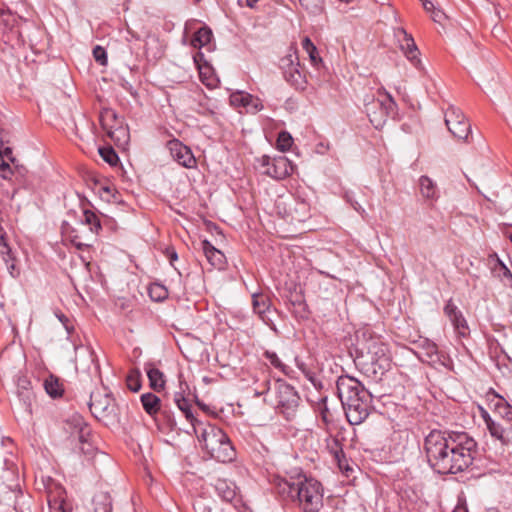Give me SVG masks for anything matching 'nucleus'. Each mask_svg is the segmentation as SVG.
<instances>
[{
	"instance_id": "a18cd8bd",
	"label": "nucleus",
	"mask_w": 512,
	"mask_h": 512,
	"mask_svg": "<svg viewBox=\"0 0 512 512\" xmlns=\"http://www.w3.org/2000/svg\"><path fill=\"white\" fill-rule=\"evenodd\" d=\"M81 452L84 455L92 457L96 452V447L93 445L92 441L86 442L85 444L80 446Z\"/></svg>"
},
{
	"instance_id": "49530a36",
	"label": "nucleus",
	"mask_w": 512,
	"mask_h": 512,
	"mask_svg": "<svg viewBox=\"0 0 512 512\" xmlns=\"http://www.w3.org/2000/svg\"><path fill=\"white\" fill-rule=\"evenodd\" d=\"M321 419L324 422V424L328 427L329 424L332 422V414L329 411V409L324 405V407L320 410Z\"/></svg>"
},
{
	"instance_id": "c756f323",
	"label": "nucleus",
	"mask_w": 512,
	"mask_h": 512,
	"mask_svg": "<svg viewBox=\"0 0 512 512\" xmlns=\"http://www.w3.org/2000/svg\"><path fill=\"white\" fill-rule=\"evenodd\" d=\"M326 447L328 451L333 455L335 461L338 463L339 468H343L342 458H344V452L339 440L335 437L327 438Z\"/></svg>"
},
{
	"instance_id": "4468645a",
	"label": "nucleus",
	"mask_w": 512,
	"mask_h": 512,
	"mask_svg": "<svg viewBox=\"0 0 512 512\" xmlns=\"http://www.w3.org/2000/svg\"><path fill=\"white\" fill-rule=\"evenodd\" d=\"M395 37L399 42L400 49L403 51L407 59L417 67L418 64H420V60L418 58L419 50L413 37L408 34L404 28H397L395 30Z\"/></svg>"
},
{
	"instance_id": "c03bdc74",
	"label": "nucleus",
	"mask_w": 512,
	"mask_h": 512,
	"mask_svg": "<svg viewBox=\"0 0 512 512\" xmlns=\"http://www.w3.org/2000/svg\"><path fill=\"white\" fill-rule=\"evenodd\" d=\"M2 257H3L4 262L7 265V269L9 271L10 275L12 277H16L19 274V272L16 271V267L14 264V258L11 255V251L9 252V255L7 253H5L4 255H2Z\"/></svg>"
},
{
	"instance_id": "7c9ffc66",
	"label": "nucleus",
	"mask_w": 512,
	"mask_h": 512,
	"mask_svg": "<svg viewBox=\"0 0 512 512\" xmlns=\"http://www.w3.org/2000/svg\"><path fill=\"white\" fill-rule=\"evenodd\" d=\"M212 38V31L208 27H201L198 31L195 32L191 45L194 48H201L207 45Z\"/></svg>"
},
{
	"instance_id": "bf43d9fd",
	"label": "nucleus",
	"mask_w": 512,
	"mask_h": 512,
	"mask_svg": "<svg viewBox=\"0 0 512 512\" xmlns=\"http://www.w3.org/2000/svg\"><path fill=\"white\" fill-rule=\"evenodd\" d=\"M453 512H468L465 507L457 506Z\"/></svg>"
},
{
	"instance_id": "e433bc0d",
	"label": "nucleus",
	"mask_w": 512,
	"mask_h": 512,
	"mask_svg": "<svg viewBox=\"0 0 512 512\" xmlns=\"http://www.w3.org/2000/svg\"><path fill=\"white\" fill-rule=\"evenodd\" d=\"M127 387L133 391L138 392L141 388V373L137 369L131 370L126 377Z\"/></svg>"
},
{
	"instance_id": "b1692460",
	"label": "nucleus",
	"mask_w": 512,
	"mask_h": 512,
	"mask_svg": "<svg viewBox=\"0 0 512 512\" xmlns=\"http://www.w3.org/2000/svg\"><path fill=\"white\" fill-rule=\"evenodd\" d=\"M241 98V106L250 112H257L262 109V104L258 98H254L248 93H237L231 96V102L238 101Z\"/></svg>"
},
{
	"instance_id": "052dcab7",
	"label": "nucleus",
	"mask_w": 512,
	"mask_h": 512,
	"mask_svg": "<svg viewBox=\"0 0 512 512\" xmlns=\"http://www.w3.org/2000/svg\"><path fill=\"white\" fill-rule=\"evenodd\" d=\"M0 169L5 171V170H10L9 168V165L5 162H3L1 165H0Z\"/></svg>"
},
{
	"instance_id": "0eeeda50",
	"label": "nucleus",
	"mask_w": 512,
	"mask_h": 512,
	"mask_svg": "<svg viewBox=\"0 0 512 512\" xmlns=\"http://www.w3.org/2000/svg\"><path fill=\"white\" fill-rule=\"evenodd\" d=\"M285 80L296 89L304 90L306 87V76L300 65L296 51H293L280 59Z\"/></svg>"
},
{
	"instance_id": "423d86ee",
	"label": "nucleus",
	"mask_w": 512,
	"mask_h": 512,
	"mask_svg": "<svg viewBox=\"0 0 512 512\" xmlns=\"http://www.w3.org/2000/svg\"><path fill=\"white\" fill-rule=\"evenodd\" d=\"M395 108L396 103L389 94H384L382 99H372V101L365 104L367 116L375 128L382 127L387 117L394 113Z\"/></svg>"
},
{
	"instance_id": "c9c22d12",
	"label": "nucleus",
	"mask_w": 512,
	"mask_h": 512,
	"mask_svg": "<svg viewBox=\"0 0 512 512\" xmlns=\"http://www.w3.org/2000/svg\"><path fill=\"white\" fill-rule=\"evenodd\" d=\"M148 293L154 301H163L168 297L167 289L158 283L151 284L148 288Z\"/></svg>"
},
{
	"instance_id": "2eb2a0df",
	"label": "nucleus",
	"mask_w": 512,
	"mask_h": 512,
	"mask_svg": "<svg viewBox=\"0 0 512 512\" xmlns=\"http://www.w3.org/2000/svg\"><path fill=\"white\" fill-rule=\"evenodd\" d=\"M444 313L452 322L457 333L461 336H465L468 332L467 322L452 300L446 303Z\"/></svg>"
},
{
	"instance_id": "680f3d73",
	"label": "nucleus",
	"mask_w": 512,
	"mask_h": 512,
	"mask_svg": "<svg viewBox=\"0 0 512 512\" xmlns=\"http://www.w3.org/2000/svg\"><path fill=\"white\" fill-rule=\"evenodd\" d=\"M62 493H63V488H62V487H59V488H58V494H57V495H58L59 497H61Z\"/></svg>"
},
{
	"instance_id": "a211bd4d",
	"label": "nucleus",
	"mask_w": 512,
	"mask_h": 512,
	"mask_svg": "<svg viewBox=\"0 0 512 512\" xmlns=\"http://www.w3.org/2000/svg\"><path fill=\"white\" fill-rule=\"evenodd\" d=\"M202 250L207 261L216 269L224 268L226 258L223 252L216 249L209 241L204 240L202 242Z\"/></svg>"
},
{
	"instance_id": "4d7b16f0",
	"label": "nucleus",
	"mask_w": 512,
	"mask_h": 512,
	"mask_svg": "<svg viewBox=\"0 0 512 512\" xmlns=\"http://www.w3.org/2000/svg\"><path fill=\"white\" fill-rule=\"evenodd\" d=\"M342 466H343V468H340L341 470H344V471H346V472H348L349 470H351V469L349 468L348 464H347V460H346V458H345V457H344V458H342Z\"/></svg>"
},
{
	"instance_id": "69168bd1",
	"label": "nucleus",
	"mask_w": 512,
	"mask_h": 512,
	"mask_svg": "<svg viewBox=\"0 0 512 512\" xmlns=\"http://www.w3.org/2000/svg\"><path fill=\"white\" fill-rule=\"evenodd\" d=\"M234 103L241 105V98H238V101H235Z\"/></svg>"
},
{
	"instance_id": "f8f14e48",
	"label": "nucleus",
	"mask_w": 512,
	"mask_h": 512,
	"mask_svg": "<svg viewBox=\"0 0 512 512\" xmlns=\"http://www.w3.org/2000/svg\"><path fill=\"white\" fill-rule=\"evenodd\" d=\"M167 148L172 158L185 168H193L196 165V159L189 147L177 139L168 141Z\"/></svg>"
},
{
	"instance_id": "6e6552de",
	"label": "nucleus",
	"mask_w": 512,
	"mask_h": 512,
	"mask_svg": "<svg viewBox=\"0 0 512 512\" xmlns=\"http://www.w3.org/2000/svg\"><path fill=\"white\" fill-rule=\"evenodd\" d=\"M276 407L287 419L294 415L299 404V396L296 390L283 381L275 384Z\"/></svg>"
},
{
	"instance_id": "1a4fd4ad",
	"label": "nucleus",
	"mask_w": 512,
	"mask_h": 512,
	"mask_svg": "<svg viewBox=\"0 0 512 512\" xmlns=\"http://www.w3.org/2000/svg\"><path fill=\"white\" fill-rule=\"evenodd\" d=\"M89 409L95 418L105 423L113 421L116 416L115 401L107 393H92L90 396Z\"/></svg>"
},
{
	"instance_id": "f704fd0d",
	"label": "nucleus",
	"mask_w": 512,
	"mask_h": 512,
	"mask_svg": "<svg viewBox=\"0 0 512 512\" xmlns=\"http://www.w3.org/2000/svg\"><path fill=\"white\" fill-rule=\"evenodd\" d=\"M490 258L495 261L493 270L498 273V276L503 279H508L512 283V273L507 266L498 258L497 254L490 255Z\"/></svg>"
},
{
	"instance_id": "9b49d317",
	"label": "nucleus",
	"mask_w": 512,
	"mask_h": 512,
	"mask_svg": "<svg viewBox=\"0 0 512 512\" xmlns=\"http://www.w3.org/2000/svg\"><path fill=\"white\" fill-rule=\"evenodd\" d=\"M260 163L265 168L263 173L277 180L285 179L294 171L292 162L285 156L270 158L267 155H263Z\"/></svg>"
},
{
	"instance_id": "ddd939ff",
	"label": "nucleus",
	"mask_w": 512,
	"mask_h": 512,
	"mask_svg": "<svg viewBox=\"0 0 512 512\" xmlns=\"http://www.w3.org/2000/svg\"><path fill=\"white\" fill-rule=\"evenodd\" d=\"M109 119H116V112L112 109H105L100 114V123L107 135L116 142H126L128 139V130L119 122L117 127L108 125Z\"/></svg>"
},
{
	"instance_id": "4c0bfd02",
	"label": "nucleus",
	"mask_w": 512,
	"mask_h": 512,
	"mask_svg": "<svg viewBox=\"0 0 512 512\" xmlns=\"http://www.w3.org/2000/svg\"><path fill=\"white\" fill-rule=\"evenodd\" d=\"M213 502L204 497L197 498L193 507L195 512H218L215 507H213Z\"/></svg>"
},
{
	"instance_id": "09e8293b",
	"label": "nucleus",
	"mask_w": 512,
	"mask_h": 512,
	"mask_svg": "<svg viewBox=\"0 0 512 512\" xmlns=\"http://www.w3.org/2000/svg\"><path fill=\"white\" fill-rule=\"evenodd\" d=\"M72 243H73V245H74L77 249H79V250H82V249L87 248V247H89V246H90L89 244H86V243L82 242V241L79 239V237H78V236H74V237H73V239H72Z\"/></svg>"
},
{
	"instance_id": "4be33fe9",
	"label": "nucleus",
	"mask_w": 512,
	"mask_h": 512,
	"mask_svg": "<svg viewBox=\"0 0 512 512\" xmlns=\"http://www.w3.org/2000/svg\"><path fill=\"white\" fill-rule=\"evenodd\" d=\"M150 386L155 391H160L165 386L164 374L153 364H147L145 367Z\"/></svg>"
},
{
	"instance_id": "de8ad7c7",
	"label": "nucleus",
	"mask_w": 512,
	"mask_h": 512,
	"mask_svg": "<svg viewBox=\"0 0 512 512\" xmlns=\"http://www.w3.org/2000/svg\"><path fill=\"white\" fill-rule=\"evenodd\" d=\"M444 18L445 15L441 10L435 9L432 11V19L434 22L441 23Z\"/></svg>"
},
{
	"instance_id": "dca6fc26",
	"label": "nucleus",
	"mask_w": 512,
	"mask_h": 512,
	"mask_svg": "<svg viewBox=\"0 0 512 512\" xmlns=\"http://www.w3.org/2000/svg\"><path fill=\"white\" fill-rule=\"evenodd\" d=\"M486 428L491 437L500 441L502 445L512 446V424L507 425L495 420Z\"/></svg>"
},
{
	"instance_id": "a878e982",
	"label": "nucleus",
	"mask_w": 512,
	"mask_h": 512,
	"mask_svg": "<svg viewBox=\"0 0 512 512\" xmlns=\"http://www.w3.org/2000/svg\"><path fill=\"white\" fill-rule=\"evenodd\" d=\"M141 403L146 413H148L150 416L155 415L160 410V399L153 393L142 394Z\"/></svg>"
},
{
	"instance_id": "c85d7f7f",
	"label": "nucleus",
	"mask_w": 512,
	"mask_h": 512,
	"mask_svg": "<svg viewBox=\"0 0 512 512\" xmlns=\"http://www.w3.org/2000/svg\"><path fill=\"white\" fill-rule=\"evenodd\" d=\"M43 386L47 394L53 398L60 397L64 391L62 384L59 382V379L54 375L47 377L43 383Z\"/></svg>"
},
{
	"instance_id": "f3484780",
	"label": "nucleus",
	"mask_w": 512,
	"mask_h": 512,
	"mask_svg": "<svg viewBox=\"0 0 512 512\" xmlns=\"http://www.w3.org/2000/svg\"><path fill=\"white\" fill-rule=\"evenodd\" d=\"M180 391L176 392L174 394V402L177 405V407L184 413L187 420H189L194 427V424H196L198 427L202 426V423L198 421L192 411H191V405L189 403V400L185 398L184 392L185 389H188V385L186 383H183L180 380Z\"/></svg>"
},
{
	"instance_id": "a19ab883",
	"label": "nucleus",
	"mask_w": 512,
	"mask_h": 512,
	"mask_svg": "<svg viewBox=\"0 0 512 512\" xmlns=\"http://www.w3.org/2000/svg\"><path fill=\"white\" fill-rule=\"evenodd\" d=\"M264 355L273 367L285 374L288 373V367L280 360L275 352L266 351Z\"/></svg>"
},
{
	"instance_id": "8fccbe9b",
	"label": "nucleus",
	"mask_w": 512,
	"mask_h": 512,
	"mask_svg": "<svg viewBox=\"0 0 512 512\" xmlns=\"http://www.w3.org/2000/svg\"><path fill=\"white\" fill-rule=\"evenodd\" d=\"M481 416H482V418H483V420H484V422H485L486 427H487L488 425H490V422L495 421V420H494V419L489 415V413H488L486 410H484V409H481Z\"/></svg>"
},
{
	"instance_id": "2f4dec72",
	"label": "nucleus",
	"mask_w": 512,
	"mask_h": 512,
	"mask_svg": "<svg viewBox=\"0 0 512 512\" xmlns=\"http://www.w3.org/2000/svg\"><path fill=\"white\" fill-rule=\"evenodd\" d=\"M298 488V478L296 481H291L286 478H280L277 481L278 492L294 499Z\"/></svg>"
},
{
	"instance_id": "58836bf2",
	"label": "nucleus",
	"mask_w": 512,
	"mask_h": 512,
	"mask_svg": "<svg viewBox=\"0 0 512 512\" xmlns=\"http://www.w3.org/2000/svg\"><path fill=\"white\" fill-rule=\"evenodd\" d=\"M98 151H99V154L102 157V159L112 166L116 165L117 162L119 161V157H118L117 153L110 146L100 147Z\"/></svg>"
},
{
	"instance_id": "bb28decb",
	"label": "nucleus",
	"mask_w": 512,
	"mask_h": 512,
	"mask_svg": "<svg viewBox=\"0 0 512 512\" xmlns=\"http://www.w3.org/2000/svg\"><path fill=\"white\" fill-rule=\"evenodd\" d=\"M494 411L507 425L512 424V406L502 396H498Z\"/></svg>"
},
{
	"instance_id": "9d476101",
	"label": "nucleus",
	"mask_w": 512,
	"mask_h": 512,
	"mask_svg": "<svg viewBox=\"0 0 512 512\" xmlns=\"http://www.w3.org/2000/svg\"><path fill=\"white\" fill-rule=\"evenodd\" d=\"M445 124L454 137L459 140H468L471 125L460 109L449 106L445 112Z\"/></svg>"
},
{
	"instance_id": "5fc2aeb1",
	"label": "nucleus",
	"mask_w": 512,
	"mask_h": 512,
	"mask_svg": "<svg viewBox=\"0 0 512 512\" xmlns=\"http://www.w3.org/2000/svg\"><path fill=\"white\" fill-rule=\"evenodd\" d=\"M167 256H168L171 264H173V262L178 259V255H177L175 250H169L168 249L167 250Z\"/></svg>"
},
{
	"instance_id": "f257e3e1",
	"label": "nucleus",
	"mask_w": 512,
	"mask_h": 512,
	"mask_svg": "<svg viewBox=\"0 0 512 512\" xmlns=\"http://www.w3.org/2000/svg\"><path fill=\"white\" fill-rule=\"evenodd\" d=\"M425 452L430 466L439 474L466 470L474 460L477 443L465 432L431 431L425 438Z\"/></svg>"
},
{
	"instance_id": "0e129e2a",
	"label": "nucleus",
	"mask_w": 512,
	"mask_h": 512,
	"mask_svg": "<svg viewBox=\"0 0 512 512\" xmlns=\"http://www.w3.org/2000/svg\"><path fill=\"white\" fill-rule=\"evenodd\" d=\"M197 404L203 409L205 410L206 409V406L204 404H201L200 402H197Z\"/></svg>"
},
{
	"instance_id": "864d4df0",
	"label": "nucleus",
	"mask_w": 512,
	"mask_h": 512,
	"mask_svg": "<svg viewBox=\"0 0 512 512\" xmlns=\"http://www.w3.org/2000/svg\"><path fill=\"white\" fill-rule=\"evenodd\" d=\"M298 367L302 370V372L305 374V376L312 382L314 383V377L312 375V373L308 370H306V368L304 367V364H300L298 365Z\"/></svg>"
},
{
	"instance_id": "338daca9",
	"label": "nucleus",
	"mask_w": 512,
	"mask_h": 512,
	"mask_svg": "<svg viewBox=\"0 0 512 512\" xmlns=\"http://www.w3.org/2000/svg\"><path fill=\"white\" fill-rule=\"evenodd\" d=\"M359 208H360V207H357L356 205H354V209H355V210L359 211Z\"/></svg>"
},
{
	"instance_id": "6e6d98bb",
	"label": "nucleus",
	"mask_w": 512,
	"mask_h": 512,
	"mask_svg": "<svg viewBox=\"0 0 512 512\" xmlns=\"http://www.w3.org/2000/svg\"><path fill=\"white\" fill-rule=\"evenodd\" d=\"M119 122H121L120 120H118V116L116 115V119H109L108 120V125H113L114 127H117L119 124Z\"/></svg>"
},
{
	"instance_id": "412c9836",
	"label": "nucleus",
	"mask_w": 512,
	"mask_h": 512,
	"mask_svg": "<svg viewBox=\"0 0 512 512\" xmlns=\"http://www.w3.org/2000/svg\"><path fill=\"white\" fill-rule=\"evenodd\" d=\"M71 423L74 425L75 434L77 435L80 445L91 441L92 430L80 416H74L71 419Z\"/></svg>"
},
{
	"instance_id": "39448f33",
	"label": "nucleus",
	"mask_w": 512,
	"mask_h": 512,
	"mask_svg": "<svg viewBox=\"0 0 512 512\" xmlns=\"http://www.w3.org/2000/svg\"><path fill=\"white\" fill-rule=\"evenodd\" d=\"M304 512H319L323 506V489L319 481L298 476V488L295 497Z\"/></svg>"
},
{
	"instance_id": "603ef678",
	"label": "nucleus",
	"mask_w": 512,
	"mask_h": 512,
	"mask_svg": "<svg viewBox=\"0 0 512 512\" xmlns=\"http://www.w3.org/2000/svg\"><path fill=\"white\" fill-rule=\"evenodd\" d=\"M422 5H423V8L427 12H431L432 13V11H434L436 9L434 4L431 1H429V0H423Z\"/></svg>"
},
{
	"instance_id": "3c124183",
	"label": "nucleus",
	"mask_w": 512,
	"mask_h": 512,
	"mask_svg": "<svg viewBox=\"0 0 512 512\" xmlns=\"http://www.w3.org/2000/svg\"><path fill=\"white\" fill-rule=\"evenodd\" d=\"M298 205H299V209L304 212V215H303V217H295V219L298 220V221H303L305 219V217H306V214H307V211H308V207H307V204L305 202H301Z\"/></svg>"
},
{
	"instance_id": "cd10ccee",
	"label": "nucleus",
	"mask_w": 512,
	"mask_h": 512,
	"mask_svg": "<svg viewBox=\"0 0 512 512\" xmlns=\"http://www.w3.org/2000/svg\"><path fill=\"white\" fill-rule=\"evenodd\" d=\"M94 512H112V499L106 492H100L94 497Z\"/></svg>"
},
{
	"instance_id": "7ed1b4c3",
	"label": "nucleus",
	"mask_w": 512,
	"mask_h": 512,
	"mask_svg": "<svg viewBox=\"0 0 512 512\" xmlns=\"http://www.w3.org/2000/svg\"><path fill=\"white\" fill-rule=\"evenodd\" d=\"M356 363L368 377L381 379L391 365L387 345L379 338L364 332L362 338L358 339Z\"/></svg>"
},
{
	"instance_id": "79ce46f5",
	"label": "nucleus",
	"mask_w": 512,
	"mask_h": 512,
	"mask_svg": "<svg viewBox=\"0 0 512 512\" xmlns=\"http://www.w3.org/2000/svg\"><path fill=\"white\" fill-rule=\"evenodd\" d=\"M301 5L312 14L322 11L323 0H300Z\"/></svg>"
},
{
	"instance_id": "6ab92c4d",
	"label": "nucleus",
	"mask_w": 512,
	"mask_h": 512,
	"mask_svg": "<svg viewBox=\"0 0 512 512\" xmlns=\"http://www.w3.org/2000/svg\"><path fill=\"white\" fill-rule=\"evenodd\" d=\"M253 310L259 317L268 324L270 321L269 313L271 312L270 300L264 294L255 293L252 296Z\"/></svg>"
},
{
	"instance_id": "37998d69",
	"label": "nucleus",
	"mask_w": 512,
	"mask_h": 512,
	"mask_svg": "<svg viewBox=\"0 0 512 512\" xmlns=\"http://www.w3.org/2000/svg\"><path fill=\"white\" fill-rule=\"evenodd\" d=\"M93 57L94 59L101 65H106L107 64V53H106V50L100 46V45H97L93 48Z\"/></svg>"
},
{
	"instance_id": "ea45409f",
	"label": "nucleus",
	"mask_w": 512,
	"mask_h": 512,
	"mask_svg": "<svg viewBox=\"0 0 512 512\" xmlns=\"http://www.w3.org/2000/svg\"><path fill=\"white\" fill-rule=\"evenodd\" d=\"M292 143H293V138L290 135V133H288L286 131H282L279 133L278 138H277V148L280 151H282V152L288 151L291 148Z\"/></svg>"
},
{
	"instance_id": "20e7f679",
	"label": "nucleus",
	"mask_w": 512,
	"mask_h": 512,
	"mask_svg": "<svg viewBox=\"0 0 512 512\" xmlns=\"http://www.w3.org/2000/svg\"><path fill=\"white\" fill-rule=\"evenodd\" d=\"M194 433L203 449L211 458L218 462L226 463L234 460L235 450L226 433L213 425L198 427L194 424Z\"/></svg>"
},
{
	"instance_id": "473e14b6",
	"label": "nucleus",
	"mask_w": 512,
	"mask_h": 512,
	"mask_svg": "<svg viewBox=\"0 0 512 512\" xmlns=\"http://www.w3.org/2000/svg\"><path fill=\"white\" fill-rule=\"evenodd\" d=\"M82 223L88 225L90 227V231L95 234L101 230V223L98 216L90 210H85L83 212Z\"/></svg>"
},
{
	"instance_id": "e2e57ef3",
	"label": "nucleus",
	"mask_w": 512,
	"mask_h": 512,
	"mask_svg": "<svg viewBox=\"0 0 512 512\" xmlns=\"http://www.w3.org/2000/svg\"><path fill=\"white\" fill-rule=\"evenodd\" d=\"M48 503H49V505H51V503H52L51 493L50 492L48 493Z\"/></svg>"
},
{
	"instance_id": "774afa93",
	"label": "nucleus",
	"mask_w": 512,
	"mask_h": 512,
	"mask_svg": "<svg viewBox=\"0 0 512 512\" xmlns=\"http://www.w3.org/2000/svg\"><path fill=\"white\" fill-rule=\"evenodd\" d=\"M196 3L200 2L201 0H194Z\"/></svg>"
},
{
	"instance_id": "72a5a7b5",
	"label": "nucleus",
	"mask_w": 512,
	"mask_h": 512,
	"mask_svg": "<svg viewBox=\"0 0 512 512\" xmlns=\"http://www.w3.org/2000/svg\"><path fill=\"white\" fill-rule=\"evenodd\" d=\"M302 47L305 50V52L308 54L309 59L313 65H317L322 60L318 55V51L316 46L312 43L309 37H305L302 41Z\"/></svg>"
},
{
	"instance_id": "f03ea898",
	"label": "nucleus",
	"mask_w": 512,
	"mask_h": 512,
	"mask_svg": "<svg viewBox=\"0 0 512 512\" xmlns=\"http://www.w3.org/2000/svg\"><path fill=\"white\" fill-rule=\"evenodd\" d=\"M336 387L349 423L352 425L362 423L370 412L372 401L370 393L357 379L348 375L340 376Z\"/></svg>"
},
{
	"instance_id": "393cba45",
	"label": "nucleus",
	"mask_w": 512,
	"mask_h": 512,
	"mask_svg": "<svg viewBox=\"0 0 512 512\" xmlns=\"http://www.w3.org/2000/svg\"><path fill=\"white\" fill-rule=\"evenodd\" d=\"M419 185L421 194L426 199L436 200L439 197L436 183L428 176H421Z\"/></svg>"
},
{
	"instance_id": "13d9d810",
	"label": "nucleus",
	"mask_w": 512,
	"mask_h": 512,
	"mask_svg": "<svg viewBox=\"0 0 512 512\" xmlns=\"http://www.w3.org/2000/svg\"><path fill=\"white\" fill-rule=\"evenodd\" d=\"M259 0H246V3H247V6L250 7V8H254L256 3L258 2Z\"/></svg>"
},
{
	"instance_id": "5701e85b",
	"label": "nucleus",
	"mask_w": 512,
	"mask_h": 512,
	"mask_svg": "<svg viewBox=\"0 0 512 512\" xmlns=\"http://www.w3.org/2000/svg\"><path fill=\"white\" fill-rule=\"evenodd\" d=\"M215 491L226 502H231L236 496L235 486L223 479L216 480Z\"/></svg>"
},
{
	"instance_id": "aec40b11",
	"label": "nucleus",
	"mask_w": 512,
	"mask_h": 512,
	"mask_svg": "<svg viewBox=\"0 0 512 512\" xmlns=\"http://www.w3.org/2000/svg\"><path fill=\"white\" fill-rule=\"evenodd\" d=\"M420 359L423 362L430 363L431 365L438 363L444 364L438 352L437 345L428 339H424L422 341V352H420Z\"/></svg>"
}]
</instances>
